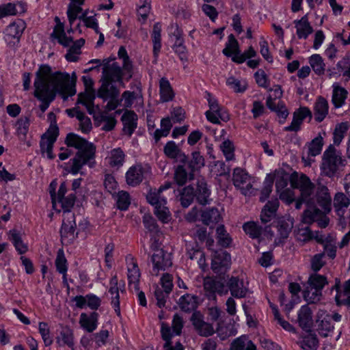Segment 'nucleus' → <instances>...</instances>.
Segmentation results:
<instances>
[{
  "label": "nucleus",
  "mask_w": 350,
  "mask_h": 350,
  "mask_svg": "<svg viewBox=\"0 0 350 350\" xmlns=\"http://www.w3.org/2000/svg\"><path fill=\"white\" fill-rule=\"evenodd\" d=\"M194 193L199 204L206 205L209 203L211 191L204 179L200 178L197 180L196 188L194 189Z\"/></svg>",
  "instance_id": "obj_23"
},
{
  "label": "nucleus",
  "mask_w": 350,
  "mask_h": 350,
  "mask_svg": "<svg viewBox=\"0 0 350 350\" xmlns=\"http://www.w3.org/2000/svg\"><path fill=\"white\" fill-rule=\"evenodd\" d=\"M188 174L183 165H178L174 172V180L178 185H183L186 183Z\"/></svg>",
  "instance_id": "obj_61"
},
{
  "label": "nucleus",
  "mask_w": 350,
  "mask_h": 350,
  "mask_svg": "<svg viewBox=\"0 0 350 350\" xmlns=\"http://www.w3.org/2000/svg\"><path fill=\"white\" fill-rule=\"evenodd\" d=\"M143 170L139 166L131 167L126 174L128 185L135 187L139 185L143 180Z\"/></svg>",
  "instance_id": "obj_33"
},
{
  "label": "nucleus",
  "mask_w": 350,
  "mask_h": 350,
  "mask_svg": "<svg viewBox=\"0 0 350 350\" xmlns=\"http://www.w3.org/2000/svg\"><path fill=\"white\" fill-rule=\"evenodd\" d=\"M294 24L299 39H306L313 32V28L308 21V14L304 15L299 20L294 21Z\"/></svg>",
  "instance_id": "obj_24"
},
{
  "label": "nucleus",
  "mask_w": 350,
  "mask_h": 350,
  "mask_svg": "<svg viewBox=\"0 0 350 350\" xmlns=\"http://www.w3.org/2000/svg\"><path fill=\"white\" fill-rule=\"evenodd\" d=\"M164 154L170 159H176L182 163L187 162V157L181 151L174 141L168 142L163 148Z\"/></svg>",
  "instance_id": "obj_19"
},
{
  "label": "nucleus",
  "mask_w": 350,
  "mask_h": 350,
  "mask_svg": "<svg viewBox=\"0 0 350 350\" xmlns=\"http://www.w3.org/2000/svg\"><path fill=\"white\" fill-rule=\"evenodd\" d=\"M77 76L75 72L70 75L66 72L52 73L51 68L47 64L41 65L36 72L33 82L34 96L41 101L40 109L44 112L59 93L64 98L76 94Z\"/></svg>",
  "instance_id": "obj_1"
},
{
  "label": "nucleus",
  "mask_w": 350,
  "mask_h": 350,
  "mask_svg": "<svg viewBox=\"0 0 350 350\" xmlns=\"http://www.w3.org/2000/svg\"><path fill=\"white\" fill-rule=\"evenodd\" d=\"M329 104L327 100L323 96H319L314 106V119L318 122H321L327 116Z\"/></svg>",
  "instance_id": "obj_26"
},
{
  "label": "nucleus",
  "mask_w": 350,
  "mask_h": 350,
  "mask_svg": "<svg viewBox=\"0 0 350 350\" xmlns=\"http://www.w3.org/2000/svg\"><path fill=\"white\" fill-rule=\"evenodd\" d=\"M123 75L122 69L117 62H113L111 66L103 68L102 84L98 89L100 90V94L107 92L111 87H116L113 84V82H119L124 87Z\"/></svg>",
  "instance_id": "obj_5"
},
{
  "label": "nucleus",
  "mask_w": 350,
  "mask_h": 350,
  "mask_svg": "<svg viewBox=\"0 0 350 350\" xmlns=\"http://www.w3.org/2000/svg\"><path fill=\"white\" fill-rule=\"evenodd\" d=\"M319 346V340L315 334H308L300 341V347L304 350H316Z\"/></svg>",
  "instance_id": "obj_51"
},
{
  "label": "nucleus",
  "mask_w": 350,
  "mask_h": 350,
  "mask_svg": "<svg viewBox=\"0 0 350 350\" xmlns=\"http://www.w3.org/2000/svg\"><path fill=\"white\" fill-rule=\"evenodd\" d=\"M191 321L200 336L206 337L213 334L214 329L212 325L204 322L200 312H193Z\"/></svg>",
  "instance_id": "obj_17"
},
{
  "label": "nucleus",
  "mask_w": 350,
  "mask_h": 350,
  "mask_svg": "<svg viewBox=\"0 0 350 350\" xmlns=\"http://www.w3.org/2000/svg\"><path fill=\"white\" fill-rule=\"evenodd\" d=\"M327 283V279L325 276L316 273L311 275L308 279V284L315 289V292L312 293L315 296L321 294V290Z\"/></svg>",
  "instance_id": "obj_38"
},
{
  "label": "nucleus",
  "mask_w": 350,
  "mask_h": 350,
  "mask_svg": "<svg viewBox=\"0 0 350 350\" xmlns=\"http://www.w3.org/2000/svg\"><path fill=\"white\" fill-rule=\"evenodd\" d=\"M65 144L68 147L78 150L75 157L70 159V173L74 175L78 174L85 165H88L90 167H94L96 147L92 143L74 133H69L66 137Z\"/></svg>",
  "instance_id": "obj_2"
},
{
  "label": "nucleus",
  "mask_w": 350,
  "mask_h": 350,
  "mask_svg": "<svg viewBox=\"0 0 350 350\" xmlns=\"http://www.w3.org/2000/svg\"><path fill=\"white\" fill-rule=\"evenodd\" d=\"M25 29V23L23 20H17L7 27L8 36L13 38H19Z\"/></svg>",
  "instance_id": "obj_44"
},
{
  "label": "nucleus",
  "mask_w": 350,
  "mask_h": 350,
  "mask_svg": "<svg viewBox=\"0 0 350 350\" xmlns=\"http://www.w3.org/2000/svg\"><path fill=\"white\" fill-rule=\"evenodd\" d=\"M55 141L46 138V135H42L40 142V151L42 155L46 153L49 159H53L55 155L53 154V148Z\"/></svg>",
  "instance_id": "obj_47"
},
{
  "label": "nucleus",
  "mask_w": 350,
  "mask_h": 350,
  "mask_svg": "<svg viewBox=\"0 0 350 350\" xmlns=\"http://www.w3.org/2000/svg\"><path fill=\"white\" fill-rule=\"evenodd\" d=\"M216 234L218 244L222 247H228L232 240L229 233L225 229L224 225H219L216 229Z\"/></svg>",
  "instance_id": "obj_46"
},
{
  "label": "nucleus",
  "mask_w": 350,
  "mask_h": 350,
  "mask_svg": "<svg viewBox=\"0 0 350 350\" xmlns=\"http://www.w3.org/2000/svg\"><path fill=\"white\" fill-rule=\"evenodd\" d=\"M55 267L57 271L59 273H67L68 267H67V260L65 258L64 252L62 250H59L57 252V255L55 259Z\"/></svg>",
  "instance_id": "obj_59"
},
{
  "label": "nucleus",
  "mask_w": 350,
  "mask_h": 350,
  "mask_svg": "<svg viewBox=\"0 0 350 350\" xmlns=\"http://www.w3.org/2000/svg\"><path fill=\"white\" fill-rule=\"evenodd\" d=\"M332 88V102L335 108H340L345 104L348 92L336 83L333 84Z\"/></svg>",
  "instance_id": "obj_30"
},
{
  "label": "nucleus",
  "mask_w": 350,
  "mask_h": 350,
  "mask_svg": "<svg viewBox=\"0 0 350 350\" xmlns=\"http://www.w3.org/2000/svg\"><path fill=\"white\" fill-rule=\"evenodd\" d=\"M120 94V90L116 87H111L110 90H107V92L100 94V90H98L97 96L98 97L103 98L104 100L109 99L105 109L107 111H112L116 109L118 106L120 104V100L118 98Z\"/></svg>",
  "instance_id": "obj_15"
},
{
  "label": "nucleus",
  "mask_w": 350,
  "mask_h": 350,
  "mask_svg": "<svg viewBox=\"0 0 350 350\" xmlns=\"http://www.w3.org/2000/svg\"><path fill=\"white\" fill-rule=\"evenodd\" d=\"M109 293L111 297V305L114 308V310L118 316H120V295L119 289L118 286V278L117 275H113L109 282Z\"/></svg>",
  "instance_id": "obj_21"
},
{
  "label": "nucleus",
  "mask_w": 350,
  "mask_h": 350,
  "mask_svg": "<svg viewBox=\"0 0 350 350\" xmlns=\"http://www.w3.org/2000/svg\"><path fill=\"white\" fill-rule=\"evenodd\" d=\"M9 239L20 254H25L27 251V246L23 242L21 235L17 230H10Z\"/></svg>",
  "instance_id": "obj_43"
},
{
  "label": "nucleus",
  "mask_w": 350,
  "mask_h": 350,
  "mask_svg": "<svg viewBox=\"0 0 350 350\" xmlns=\"http://www.w3.org/2000/svg\"><path fill=\"white\" fill-rule=\"evenodd\" d=\"M56 340L59 346L67 345L73 349V332L69 327H63L59 334L57 336Z\"/></svg>",
  "instance_id": "obj_37"
},
{
  "label": "nucleus",
  "mask_w": 350,
  "mask_h": 350,
  "mask_svg": "<svg viewBox=\"0 0 350 350\" xmlns=\"http://www.w3.org/2000/svg\"><path fill=\"white\" fill-rule=\"evenodd\" d=\"M118 57L122 59L123 61L122 68L124 70V75L126 76V80L130 79L132 76L133 65L130 61L129 57L127 54V51L124 46H120L118 50Z\"/></svg>",
  "instance_id": "obj_39"
},
{
  "label": "nucleus",
  "mask_w": 350,
  "mask_h": 350,
  "mask_svg": "<svg viewBox=\"0 0 350 350\" xmlns=\"http://www.w3.org/2000/svg\"><path fill=\"white\" fill-rule=\"evenodd\" d=\"M152 262L153 263L152 273L157 275L160 271H164L172 265L171 254L162 249L157 250L152 256Z\"/></svg>",
  "instance_id": "obj_7"
},
{
  "label": "nucleus",
  "mask_w": 350,
  "mask_h": 350,
  "mask_svg": "<svg viewBox=\"0 0 350 350\" xmlns=\"http://www.w3.org/2000/svg\"><path fill=\"white\" fill-rule=\"evenodd\" d=\"M161 193L158 190L157 192H150L147 195L148 202L154 206V208H160L162 204H166V199Z\"/></svg>",
  "instance_id": "obj_57"
},
{
  "label": "nucleus",
  "mask_w": 350,
  "mask_h": 350,
  "mask_svg": "<svg viewBox=\"0 0 350 350\" xmlns=\"http://www.w3.org/2000/svg\"><path fill=\"white\" fill-rule=\"evenodd\" d=\"M297 322L302 329L309 332L312 325V315L311 309L307 306L301 307L298 312Z\"/></svg>",
  "instance_id": "obj_25"
},
{
  "label": "nucleus",
  "mask_w": 350,
  "mask_h": 350,
  "mask_svg": "<svg viewBox=\"0 0 350 350\" xmlns=\"http://www.w3.org/2000/svg\"><path fill=\"white\" fill-rule=\"evenodd\" d=\"M277 228L279 242H283L288 237L293 227V221L290 217H282L274 221Z\"/></svg>",
  "instance_id": "obj_16"
},
{
  "label": "nucleus",
  "mask_w": 350,
  "mask_h": 350,
  "mask_svg": "<svg viewBox=\"0 0 350 350\" xmlns=\"http://www.w3.org/2000/svg\"><path fill=\"white\" fill-rule=\"evenodd\" d=\"M117 207L122 211L128 209L130 204L131 199L128 192L120 191L118 193L116 197Z\"/></svg>",
  "instance_id": "obj_56"
},
{
  "label": "nucleus",
  "mask_w": 350,
  "mask_h": 350,
  "mask_svg": "<svg viewBox=\"0 0 350 350\" xmlns=\"http://www.w3.org/2000/svg\"><path fill=\"white\" fill-rule=\"evenodd\" d=\"M38 329L45 346L49 347L51 345L53 340L50 336V329L48 324L45 322H40Z\"/></svg>",
  "instance_id": "obj_58"
},
{
  "label": "nucleus",
  "mask_w": 350,
  "mask_h": 350,
  "mask_svg": "<svg viewBox=\"0 0 350 350\" xmlns=\"http://www.w3.org/2000/svg\"><path fill=\"white\" fill-rule=\"evenodd\" d=\"M161 27L159 23H155L153 26L152 33L151 35L153 43V55L155 58L159 55L161 48Z\"/></svg>",
  "instance_id": "obj_40"
},
{
  "label": "nucleus",
  "mask_w": 350,
  "mask_h": 350,
  "mask_svg": "<svg viewBox=\"0 0 350 350\" xmlns=\"http://www.w3.org/2000/svg\"><path fill=\"white\" fill-rule=\"evenodd\" d=\"M98 317V313L96 312H92L90 314L81 313L79 324L88 332H93L97 328Z\"/></svg>",
  "instance_id": "obj_22"
},
{
  "label": "nucleus",
  "mask_w": 350,
  "mask_h": 350,
  "mask_svg": "<svg viewBox=\"0 0 350 350\" xmlns=\"http://www.w3.org/2000/svg\"><path fill=\"white\" fill-rule=\"evenodd\" d=\"M347 130V123L342 122L336 125L333 133V141L335 145L338 146L341 143Z\"/></svg>",
  "instance_id": "obj_55"
},
{
  "label": "nucleus",
  "mask_w": 350,
  "mask_h": 350,
  "mask_svg": "<svg viewBox=\"0 0 350 350\" xmlns=\"http://www.w3.org/2000/svg\"><path fill=\"white\" fill-rule=\"evenodd\" d=\"M223 53L227 57L239 55L241 52L239 48V42L233 34L228 36L226 47L223 49Z\"/></svg>",
  "instance_id": "obj_41"
},
{
  "label": "nucleus",
  "mask_w": 350,
  "mask_h": 350,
  "mask_svg": "<svg viewBox=\"0 0 350 350\" xmlns=\"http://www.w3.org/2000/svg\"><path fill=\"white\" fill-rule=\"evenodd\" d=\"M309 63L312 70L317 75H321L324 73L325 64L323 63V58L320 56V55H312L310 57Z\"/></svg>",
  "instance_id": "obj_53"
},
{
  "label": "nucleus",
  "mask_w": 350,
  "mask_h": 350,
  "mask_svg": "<svg viewBox=\"0 0 350 350\" xmlns=\"http://www.w3.org/2000/svg\"><path fill=\"white\" fill-rule=\"evenodd\" d=\"M230 350H256V347L246 336H241L234 340Z\"/></svg>",
  "instance_id": "obj_35"
},
{
  "label": "nucleus",
  "mask_w": 350,
  "mask_h": 350,
  "mask_svg": "<svg viewBox=\"0 0 350 350\" xmlns=\"http://www.w3.org/2000/svg\"><path fill=\"white\" fill-rule=\"evenodd\" d=\"M205 165L204 157L199 151H194L191 153V158L188 162V167L190 170V174L200 170Z\"/></svg>",
  "instance_id": "obj_42"
},
{
  "label": "nucleus",
  "mask_w": 350,
  "mask_h": 350,
  "mask_svg": "<svg viewBox=\"0 0 350 350\" xmlns=\"http://www.w3.org/2000/svg\"><path fill=\"white\" fill-rule=\"evenodd\" d=\"M350 203L349 199L342 193L336 194L334 199V206L338 210L347 207Z\"/></svg>",
  "instance_id": "obj_64"
},
{
  "label": "nucleus",
  "mask_w": 350,
  "mask_h": 350,
  "mask_svg": "<svg viewBox=\"0 0 350 350\" xmlns=\"http://www.w3.org/2000/svg\"><path fill=\"white\" fill-rule=\"evenodd\" d=\"M317 201L324 210H329L331 196L326 186L319 184L317 188Z\"/></svg>",
  "instance_id": "obj_31"
},
{
  "label": "nucleus",
  "mask_w": 350,
  "mask_h": 350,
  "mask_svg": "<svg viewBox=\"0 0 350 350\" xmlns=\"http://www.w3.org/2000/svg\"><path fill=\"white\" fill-rule=\"evenodd\" d=\"M231 265V256L224 250L215 252L212 260L211 269L216 273H224Z\"/></svg>",
  "instance_id": "obj_8"
},
{
  "label": "nucleus",
  "mask_w": 350,
  "mask_h": 350,
  "mask_svg": "<svg viewBox=\"0 0 350 350\" xmlns=\"http://www.w3.org/2000/svg\"><path fill=\"white\" fill-rule=\"evenodd\" d=\"M82 5L76 3H70L67 10V16L70 25H72L75 20L77 18L79 14L82 12Z\"/></svg>",
  "instance_id": "obj_60"
},
{
  "label": "nucleus",
  "mask_w": 350,
  "mask_h": 350,
  "mask_svg": "<svg viewBox=\"0 0 350 350\" xmlns=\"http://www.w3.org/2000/svg\"><path fill=\"white\" fill-rule=\"evenodd\" d=\"M302 221L304 223L308 224L317 221L320 228H326L329 224V219L323 215L319 209L312 206H309L304 212Z\"/></svg>",
  "instance_id": "obj_9"
},
{
  "label": "nucleus",
  "mask_w": 350,
  "mask_h": 350,
  "mask_svg": "<svg viewBox=\"0 0 350 350\" xmlns=\"http://www.w3.org/2000/svg\"><path fill=\"white\" fill-rule=\"evenodd\" d=\"M323 146V139L319 135L308 144V154L310 157H316L319 154Z\"/></svg>",
  "instance_id": "obj_50"
},
{
  "label": "nucleus",
  "mask_w": 350,
  "mask_h": 350,
  "mask_svg": "<svg viewBox=\"0 0 350 350\" xmlns=\"http://www.w3.org/2000/svg\"><path fill=\"white\" fill-rule=\"evenodd\" d=\"M312 112L306 107H303L299 108L293 113V120L289 126H285L284 130L285 131H294L297 132L301 129V125L306 117L312 118Z\"/></svg>",
  "instance_id": "obj_12"
},
{
  "label": "nucleus",
  "mask_w": 350,
  "mask_h": 350,
  "mask_svg": "<svg viewBox=\"0 0 350 350\" xmlns=\"http://www.w3.org/2000/svg\"><path fill=\"white\" fill-rule=\"evenodd\" d=\"M290 184L293 189H298L300 197L310 205L314 203V192L315 185L306 174L298 175L297 172L293 173L290 176Z\"/></svg>",
  "instance_id": "obj_4"
},
{
  "label": "nucleus",
  "mask_w": 350,
  "mask_h": 350,
  "mask_svg": "<svg viewBox=\"0 0 350 350\" xmlns=\"http://www.w3.org/2000/svg\"><path fill=\"white\" fill-rule=\"evenodd\" d=\"M220 148L227 161H230L234 159V146L233 144L229 139L223 142Z\"/></svg>",
  "instance_id": "obj_62"
},
{
  "label": "nucleus",
  "mask_w": 350,
  "mask_h": 350,
  "mask_svg": "<svg viewBox=\"0 0 350 350\" xmlns=\"http://www.w3.org/2000/svg\"><path fill=\"white\" fill-rule=\"evenodd\" d=\"M195 197L194 188L191 186L185 187L180 193L181 205L185 208L188 207Z\"/></svg>",
  "instance_id": "obj_52"
},
{
  "label": "nucleus",
  "mask_w": 350,
  "mask_h": 350,
  "mask_svg": "<svg viewBox=\"0 0 350 350\" xmlns=\"http://www.w3.org/2000/svg\"><path fill=\"white\" fill-rule=\"evenodd\" d=\"M345 165V159H343L341 153L338 152L335 147L330 144L325 150L322 157L321 169L322 174L325 176L332 178L339 171L340 166Z\"/></svg>",
  "instance_id": "obj_3"
},
{
  "label": "nucleus",
  "mask_w": 350,
  "mask_h": 350,
  "mask_svg": "<svg viewBox=\"0 0 350 350\" xmlns=\"http://www.w3.org/2000/svg\"><path fill=\"white\" fill-rule=\"evenodd\" d=\"M233 184L235 187L240 189L241 193L244 196L252 193V185L250 182V176L243 169L237 167L234 170L232 174Z\"/></svg>",
  "instance_id": "obj_6"
},
{
  "label": "nucleus",
  "mask_w": 350,
  "mask_h": 350,
  "mask_svg": "<svg viewBox=\"0 0 350 350\" xmlns=\"http://www.w3.org/2000/svg\"><path fill=\"white\" fill-rule=\"evenodd\" d=\"M74 217V215H71L66 221H64L62 223L60 234L64 244H70L77 237V232H75L77 225Z\"/></svg>",
  "instance_id": "obj_11"
},
{
  "label": "nucleus",
  "mask_w": 350,
  "mask_h": 350,
  "mask_svg": "<svg viewBox=\"0 0 350 350\" xmlns=\"http://www.w3.org/2000/svg\"><path fill=\"white\" fill-rule=\"evenodd\" d=\"M279 204L277 198L269 200L266 203L260 213V220L262 224H266L275 217Z\"/></svg>",
  "instance_id": "obj_20"
},
{
  "label": "nucleus",
  "mask_w": 350,
  "mask_h": 350,
  "mask_svg": "<svg viewBox=\"0 0 350 350\" xmlns=\"http://www.w3.org/2000/svg\"><path fill=\"white\" fill-rule=\"evenodd\" d=\"M243 230L252 239H258L262 234V227L254 221H249L243 224Z\"/></svg>",
  "instance_id": "obj_49"
},
{
  "label": "nucleus",
  "mask_w": 350,
  "mask_h": 350,
  "mask_svg": "<svg viewBox=\"0 0 350 350\" xmlns=\"http://www.w3.org/2000/svg\"><path fill=\"white\" fill-rule=\"evenodd\" d=\"M109 159L111 167H119L123 165L124 154L120 148H114L111 150Z\"/></svg>",
  "instance_id": "obj_48"
},
{
  "label": "nucleus",
  "mask_w": 350,
  "mask_h": 350,
  "mask_svg": "<svg viewBox=\"0 0 350 350\" xmlns=\"http://www.w3.org/2000/svg\"><path fill=\"white\" fill-rule=\"evenodd\" d=\"M170 293L167 292L163 288L157 286L154 291V297L157 299V305L159 308H163L165 305L166 299L169 297Z\"/></svg>",
  "instance_id": "obj_63"
},
{
  "label": "nucleus",
  "mask_w": 350,
  "mask_h": 350,
  "mask_svg": "<svg viewBox=\"0 0 350 350\" xmlns=\"http://www.w3.org/2000/svg\"><path fill=\"white\" fill-rule=\"evenodd\" d=\"M51 37L57 40L58 43L64 47H68L72 42V38L68 37L65 33L64 23L55 25Z\"/></svg>",
  "instance_id": "obj_29"
},
{
  "label": "nucleus",
  "mask_w": 350,
  "mask_h": 350,
  "mask_svg": "<svg viewBox=\"0 0 350 350\" xmlns=\"http://www.w3.org/2000/svg\"><path fill=\"white\" fill-rule=\"evenodd\" d=\"M198 299L197 296L186 293L179 298L177 304L182 311L191 312L198 308Z\"/></svg>",
  "instance_id": "obj_27"
},
{
  "label": "nucleus",
  "mask_w": 350,
  "mask_h": 350,
  "mask_svg": "<svg viewBox=\"0 0 350 350\" xmlns=\"http://www.w3.org/2000/svg\"><path fill=\"white\" fill-rule=\"evenodd\" d=\"M227 286L231 295L237 299L245 297L248 293V288L244 286L243 280L237 277L232 276L227 282Z\"/></svg>",
  "instance_id": "obj_14"
},
{
  "label": "nucleus",
  "mask_w": 350,
  "mask_h": 350,
  "mask_svg": "<svg viewBox=\"0 0 350 350\" xmlns=\"http://www.w3.org/2000/svg\"><path fill=\"white\" fill-rule=\"evenodd\" d=\"M30 120L28 116H21L16 123V134L22 140H25L29 131Z\"/></svg>",
  "instance_id": "obj_45"
},
{
  "label": "nucleus",
  "mask_w": 350,
  "mask_h": 350,
  "mask_svg": "<svg viewBox=\"0 0 350 350\" xmlns=\"http://www.w3.org/2000/svg\"><path fill=\"white\" fill-rule=\"evenodd\" d=\"M159 92L161 100L163 103L170 101L174 97L172 88L169 81L165 77H163L160 79Z\"/></svg>",
  "instance_id": "obj_34"
},
{
  "label": "nucleus",
  "mask_w": 350,
  "mask_h": 350,
  "mask_svg": "<svg viewBox=\"0 0 350 350\" xmlns=\"http://www.w3.org/2000/svg\"><path fill=\"white\" fill-rule=\"evenodd\" d=\"M317 323L318 324L317 330L319 334L323 337H327L328 333L334 329V325L332 323V318L329 314H326L324 316L321 314V317L318 316Z\"/></svg>",
  "instance_id": "obj_32"
},
{
  "label": "nucleus",
  "mask_w": 350,
  "mask_h": 350,
  "mask_svg": "<svg viewBox=\"0 0 350 350\" xmlns=\"http://www.w3.org/2000/svg\"><path fill=\"white\" fill-rule=\"evenodd\" d=\"M26 9V3L22 1L1 5H0V19L8 16L21 14L25 12Z\"/></svg>",
  "instance_id": "obj_18"
},
{
  "label": "nucleus",
  "mask_w": 350,
  "mask_h": 350,
  "mask_svg": "<svg viewBox=\"0 0 350 350\" xmlns=\"http://www.w3.org/2000/svg\"><path fill=\"white\" fill-rule=\"evenodd\" d=\"M129 285L135 290H139V281L140 277L139 269L135 259L129 256L126 258Z\"/></svg>",
  "instance_id": "obj_13"
},
{
  "label": "nucleus",
  "mask_w": 350,
  "mask_h": 350,
  "mask_svg": "<svg viewBox=\"0 0 350 350\" xmlns=\"http://www.w3.org/2000/svg\"><path fill=\"white\" fill-rule=\"evenodd\" d=\"M274 182V178L268 174L263 183V188L261 190L260 201L263 202H265L269 196L270 193L272 191V187Z\"/></svg>",
  "instance_id": "obj_54"
},
{
  "label": "nucleus",
  "mask_w": 350,
  "mask_h": 350,
  "mask_svg": "<svg viewBox=\"0 0 350 350\" xmlns=\"http://www.w3.org/2000/svg\"><path fill=\"white\" fill-rule=\"evenodd\" d=\"M221 219V215L217 208H211L203 211L201 213V220L205 225L216 224Z\"/></svg>",
  "instance_id": "obj_36"
},
{
  "label": "nucleus",
  "mask_w": 350,
  "mask_h": 350,
  "mask_svg": "<svg viewBox=\"0 0 350 350\" xmlns=\"http://www.w3.org/2000/svg\"><path fill=\"white\" fill-rule=\"evenodd\" d=\"M203 286L206 295L209 299H215L216 293L221 295L228 293V289L222 282L212 278H204Z\"/></svg>",
  "instance_id": "obj_10"
},
{
  "label": "nucleus",
  "mask_w": 350,
  "mask_h": 350,
  "mask_svg": "<svg viewBox=\"0 0 350 350\" xmlns=\"http://www.w3.org/2000/svg\"><path fill=\"white\" fill-rule=\"evenodd\" d=\"M123 132L129 137L133 133L137 127V115L132 111H126L122 116Z\"/></svg>",
  "instance_id": "obj_28"
}]
</instances>
